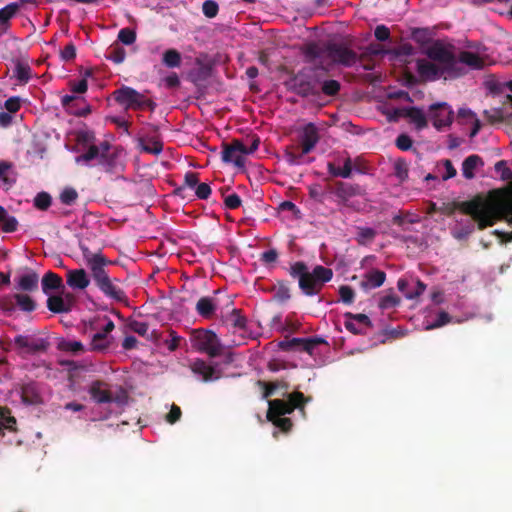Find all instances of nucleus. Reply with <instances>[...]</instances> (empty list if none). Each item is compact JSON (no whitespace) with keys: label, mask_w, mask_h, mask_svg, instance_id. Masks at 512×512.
I'll use <instances>...</instances> for the list:
<instances>
[{"label":"nucleus","mask_w":512,"mask_h":512,"mask_svg":"<svg viewBox=\"0 0 512 512\" xmlns=\"http://www.w3.org/2000/svg\"><path fill=\"white\" fill-rule=\"evenodd\" d=\"M427 58L416 60V71L422 82H432L440 79L444 74L450 78L464 75V69L458 65L457 57L440 40L424 50Z\"/></svg>","instance_id":"1"},{"label":"nucleus","mask_w":512,"mask_h":512,"mask_svg":"<svg viewBox=\"0 0 512 512\" xmlns=\"http://www.w3.org/2000/svg\"><path fill=\"white\" fill-rule=\"evenodd\" d=\"M79 248L82 251L83 258L97 288L107 298L120 303L125 302L127 295L119 285L120 280L118 278H111L106 269V266L111 265L112 261L102 253L92 252L82 240L79 241Z\"/></svg>","instance_id":"2"},{"label":"nucleus","mask_w":512,"mask_h":512,"mask_svg":"<svg viewBox=\"0 0 512 512\" xmlns=\"http://www.w3.org/2000/svg\"><path fill=\"white\" fill-rule=\"evenodd\" d=\"M302 53L305 62L323 70H329L335 64L348 66L352 60V50L334 41L309 42L303 46Z\"/></svg>","instance_id":"3"},{"label":"nucleus","mask_w":512,"mask_h":512,"mask_svg":"<svg viewBox=\"0 0 512 512\" xmlns=\"http://www.w3.org/2000/svg\"><path fill=\"white\" fill-rule=\"evenodd\" d=\"M461 210L470 215L480 230L493 226L503 215L512 217V198L485 201L475 198L461 203Z\"/></svg>","instance_id":"4"},{"label":"nucleus","mask_w":512,"mask_h":512,"mask_svg":"<svg viewBox=\"0 0 512 512\" xmlns=\"http://www.w3.org/2000/svg\"><path fill=\"white\" fill-rule=\"evenodd\" d=\"M289 274L298 280L299 288L307 296L318 294L323 285L333 276L332 270L322 265H317L309 271L308 266L302 261L291 264Z\"/></svg>","instance_id":"5"},{"label":"nucleus","mask_w":512,"mask_h":512,"mask_svg":"<svg viewBox=\"0 0 512 512\" xmlns=\"http://www.w3.org/2000/svg\"><path fill=\"white\" fill-rule=\"evenodd\" d=\"M310 400L302 392L295 391L288 394L287 401L274 399L268 401L267 419L283 432H289L293 426L292 420L282 417L291 414L295 409H304V405Z\"/></svg>","instance_id":"6"},{"label":"nucleus","mask_w":512,"mask_h":512,"mask_svg":"<svg viewBox=\"0 0 512 512\" xmlns=\"http://www.w3.org/2000/svg\"><path fill=\"white\" fill-rule=\"evenodd\" d=\"M320 140L319 129L313 124H306L299 130L295 141L286 146L284 158L289 165L305 164V156L309 154Z\"/></svg>","instance_id":"7"},{"label":"nucleus","mask_w":512,"mask_h":512,"mask_svg":"<svg viewBox=\"0 0 512 512\" xmlns=\"http://www.w3.org/2000/svg\"><path fill=\"white\" fill-rule=\"evenodd\" d=\"M115 328L114 322L108 316L96 317L86 325L85 333L94 332L91 335L90 351L104 352L112 344V337L109 335Z\"/></svg>","instance_id":"8"},{"label":"nucleus","mask_w":512,"mask_h":512,"mask_svg":"<svg viewBox=\"0 0 512 512\" xmlns=\"http://www.w3.org/2000/svg\"><path fill=\"white\" fill-rule=\"evenodd\" d=\"M192 347L201 353H206L210 357H218L222 354L223 346L212 330L194 329L191 332Z\"/></svg>","instance_id":"9"},{"label":"nucleus","mask_w":512,"mask_h":512,"mask_svg":"<svg viewBox=\"0 0 512 512\" xmlns=\"http://www.w3.org/2000/svg\"><path fill=\"white\" fill-rule=\"evenodd\" d=\"M91 399L97 404L116 403L123 406L127 403L128 394L120 388L117 393L113 394L108 389V384L101 380L93 381L88 389Z\"/></svg>","instance_id":"10"},{"label":"nucleus","mask_w":512,"mask_h":512,"mask_svg":"<svg viewBox=\"0 0 512 512\" xmlns=\"http://www.w3.org/2000/svg\"><path fill=\"white\" fill-rule=\"evenodd\" d=\"M14 346L21 353L35 355L48 350L50 343L46 338L38 337L35 334L17 335L14 337Z\"/></svg>","instance_id":"11"},{"label":"nucleus","mask_w":512,"mask_h":512,"mask_svg":"<svg viewBox=\"0 0 512 512\" xmlns=\"http://www.w3.org/2000/svg\"><path fill=\"white\" fill-rule=\"evenodd\" d=\"M115 101L124 107L125 110H143L144 94L132 87L122 86L113 92Z\"/></svg>","instance_id":"12"},{"label":"nucleus","mask_w":512,"mask_h":512,"mask_svg":"<svg viewBox=\"0 0 512 512\" xmlns=\"http://www.w3.org/2000/svg\"><path fill=\"white\" fill-rule=\"evenodd\" d=\"M320 344H326V341L321 337L315 336L309 338L285 339L278 343V347L282 351L298 350L312 354L313 350Z\"/></svg>","instance_id":"13"},{"label":"nucleus","mask_w":512,"mask_h":512,"mask_svg":"<svg viewBox=\"0 0 512 512\" xmlns=\"http://www.w3.org/2000/svg\"><path fill=\"white\" fill-rule=\"evenodd\" d=\"M147 127L152 134L141 132L137 138L138 148L146 153L159 155L163 151V142L158 135V127L153 124H148Z\"/></svg>","instance_id":"14"},{"label":"nucleus","mask_w":512,"mask_h":512,"mask_svg":"<svg viewBox=\"0 0 512 512\" xmlns=\"http://www.w3.org/2000/svg\"><path fill=\"white\" fill-rule=\"evenodd\" d=\"M221 159L224 163H233L237 167H244L246 146L239 139H233L231 143H223Z\"/></svg>","instance_id":"15"},{"label":"nucleus","mask_w":512,"mask_h":512,"mask_svg":"<svg viewBox=\"0 0 512 512\" xmlns=\"http://www.w3.org/2000/svg\"><path fill=\"white\" fill-rule=\"evenodd\" d=\"M430 118L437 130L451 126L454 119V111L446 102L434 103L430 106Z\"/></svg>","instance_id":"16"},{"label":"nucleus","mask_w":512,"mask_h":512,"mask_svg":"<svg viewBox=\"0 0 512 512\" xmlns=\"http://www.w3.org/2000/svg\"><path fill=\"white\" fill-rule=\"evenodd\" d=\"M386 273L379 269H370L360 276L359 286L364 292L376 289L383 285Z\"/></svg>","instance_id":"17"},{"label":"nucleus","mask_w":512,"mask_h":512,"mask_svg":"<svg viewBox=\"0 0 512 512\" xmlns=\"http://www.w3.org/2000/svg\"><path fill=\"white\" fill-rule=\"evenodd\" d=\"M330 176L336 178H349L352 174V159L349 156L337 157L327 163Z\"/></svg>","instance_id":"18"},{"label":"nucleus","mask_w":512,"mask_h":512,"mask_svg":"<svg viewBox=\"0 0 512 512\" xmlns=\"http://www.w3.org/2000/svg\"><path fill=\"white\" fill-rule=\"evenodd\" d=\"M286 86L292 92L307 97L315 94L312 82L302 74H297L286 82Z\"/></svg>","instance_id":"19"},{"label":"nucleus","mask_w":512,"mask_h":512,"mask_svg":"<svg viewBox=\"0 0 512 512\" xmlns=\"http://www.w3.org/2000/svg\"><path fill=\"white\" fill-rule=\"evenodd\" d=\"M191 370L195 375L201 377L204 382L215 381L221 377L219 371L201 359H197L192 363Z\"/></svg>","instance_id":"20"},{"label":"nucleus","mask_w":512,"mask_h":512,"mask_svg":"<svg viewBox=\"0 0 512 512\" xmlns=\"http://www.w3.org/2000/svg\"><path fill=\"white\" fill-rule=\"evenodd\" d=\"M396 117H406L411 120L418 130L427 127V119L423 111L418 107H404L395 110Z\"/></svg>","instance_id":"21"},{"label":"nucleus","mask_w":512,"mask_h":512,"mask_svg":"<svg viewBox=\"0 0 512 512\" xmlns=\"http://www.w3.org/2000/svg\"><path fill=\"white\" fill-rule=\"evenodd\" d=\"M329 194L335 197L339 204H347L352 196V185L340 180L328 184Z\"/></svg>","instance_id":"22"},{"label":"nucleus","mask_w":512,"mask_h":512,"mask_svg":"<svg viewBox=\"0 0 512 512\" xmlns=\"http://www.w3.org/2000/svg\"><path fill=\"white\" fill-rule=\"evenodd\" d=\"M66 282L69 287L80 290L87 288L90 284V280L84 269L69 270Z\"/></svg>","instance_id":"23"},{"label":"nucleus","mask_w":512,"mask_h":512,"mask_svg":"<svg viewBox=\"0 0 512 512\" xmlns=\"http://www.w3.org/2000/svg\"><path fill=\"white\" fill-rule=\"evenodd\" d=\"M195 309L202 318L212 319L217 309V303L214 298L204 296L198 300Z\"/></svg>","instance_id":"24"},{"label":"nucleus","mask_w":512,"mask_h":512,"mask_svg":"<svg viewBox=\"0 0 512 512\" xmlns=\"http://www.w3.org/2000/svg\"><path fill=\"white\" fill-rule=\"evenodd\" d=\"M15 183L16 173L14 171V164L9 161L0 160V184L9 189Z\"/></svg>","instance_id":"25"},{"label":"nucleus","mask_w":512,"mask_h":512,"mask_svg":"<svg viewBox=\"0 0 512 512\" xmlns=\"http://www.w3.org/2000/svg\"><path fill=\"white\" fill-rule=\"evenodd\" d=\"M20 10V4L17 2L9 3L0 9V32L6 33L10 28V20L16 16Z\"/></svg>","instance_id":"26"},{"label":"nucleus","mask_w":512,"mask_h":512,"mask_svg":"<svg viewBox=\"0 0 512 512\" xmlns=\"http://www.w3.org/2000/svg\"><path fill=\"white\" fill-rule=\"evenodd\" d=\"M463 63L472 69H482L484 67V60L477 54L471 51H462L459 54L457 63Z\"/></svg>","instance_id":"27"},{"label":"nucleus","mask_w":512,"mask_h":512,"mask_svg":"<svg viewBox=\"0 0 512 512\" xmlns=\"http://www.w3.org/2000/svg\"><path fill=\"white\" fill-rule=\"evenodd\" d=\"M483 160L480 156L473 154L466 157L462 163V173L466 179H472L475 176L474 170L478 165H483Z\"/></svg>","instance_id":"28"},{"label":"nucleus","mask_w":512,"mask_h":512,"mask_svg":"<svg viewBox=\"0 0 512 512\" xmlns=\"http://www.w3.org/2000/svg\"><path fill=\"white\" fill-rule=\"evenodd\" d=\"M17 421L14 416L11 414V410L7 407H0V434H2V430L6 429L10 432H15L17 430Z\"/></svg>","instance_id":"29"},{"label":"nucleus","mask_w":512,"mask_h":512,"mask_svg":"<svg viewBox=\"0 0 512 512\" xmlns=\"http://www.w3.org/2000/svg\"><path fill=\"white\" fill-rule=\"evenodd\" d=\"M42 290L48 294L50 290H57L62 287V278L54 272H47L42 278Z\"/></svg>","instance_id":"30"},{"label":"nucleus","mask_w":512,"mask_h":512,"mask_svg":"<svg viewBox=\"0 0 512 512\" xmlns=\"http://www.w3.org/2000/svg\"><path fill=\"white\" fill-rule=\"evenodd\" d=\"M38 275L35 272L22 275L18 281V288L22 291L33 292L38 289Z\"/></svg>","instance_id":"31"},{"label":"nucleus","mask_w":512,"mask_h":512,"mask_svg":"<svg viewBox=\"0 0 512 512\" xmlns=\"http://www.w3.org/2000/svg\"><path fill=\"white\" fill-rule=\"evenodd\" d=\"M14 76L21 84L28 83L32 76L31 67L27 62L17 60L15 63Z\"/></svg>","instance_id":"32"},{"label":"nucleus","mask_w":512,"mask_h":512,"mask_svg":"<svg viewBox=\"0 0 512 512\" xmlns=\"http://www.w3.org/2000/svg\"><path fill=\"white\" fill-rule=\"evenodd\" d=\"M224 322L227 325L240 330L245 329L247 324L246 318L241 314L239 309H233L229 314H227L224 317Z\"/></svg>","instance_id":"33"},{"label":"nucleus","mask_w":512,"mask_h":512,"mask_svg":"<svg viewBox=\"0 0 512 512\" xmlns=\"http://www.w3.org/2000/svg\"><path fill=\"white\" fill-rule=\"evenodd\" d=\"M182 57L176 49H168L163 53L162 62L169 68H178L181 65Z\"/></svg>","instance_id":"34"},{"label":"nucleus","mask_w":512,"mask_h":512,"mask_svg":"<svg viewBox=\"0 0 512 512\" xmlns=\"http://www.w3.org/2000/svg\"><path fill=\"white\" fill-rule=\"evenodd\" d=\"M13 298L20 310L24 312H32L36 309V302L27 294L17 293Z\"/></svg>","instance_id":"35"},{"label":"nucleus","mask_w":512,"mask_h":512,"mask_svg":"<svg viewBox=\"0 0 512 512\" xmlns=\"http://www.w3.org/2000/svg\"><path fill=\"white\" fill-rule=\"evenodd\" d=\"M47 307L53 313H64L69 311L61 296L53 295L47 299Z\"/></svg>","instance_id":"36"},{"label":"nucleus","mask_w":512,"mask_h":512,"mask_svg":"<svg viewBox=\"0 0 512 512\" xmlns=\"http://www.w3.org/2000/svg\"><path fill=\"white\" fill-rule=\"evenodd\" d=\"M412 39L419 44H426L432 39V33L429 28H414L411 32Z\"/></svg>","instance_id":"37"},{"label":"nucleus","mask_w":512,"mask_h":512,"mask_svg":"<svg viewBox=\"0 0 512 512\" xmlns=\"http://www.w3.org/2000/svg\"><path fill=\"white\" fill-rule=\"evenodd\" d=\"M274 299L278 302H285L290 299V288L285 281H278L274 287Z\"/></svg>","instance_id":"38"},{"label":"nucleus","mask_w":512,"mask_h":512,"mask_svg":"<svg viewBox=\"0 0 512 512\" xmlns=\"http://www.w3.org/2000/svg\"><path fill=\"white\" fill-rule=\"evenodd\" d=\"M21 398L22 401L28 405H34L40 401V396L35 392L31 385H26L22 388Z\"/></svg>","instance_id":"39"},{"label":"nucleus","mask_w":512,"mask_h":512,"mask_svg":"<svg viewBox=\"0 0 512 512\" xmlns=\"http://www.w3.org/2000/svg\"><path fill=\"white\" fill-rule=\"evenodd\" d=\"M376 236V231L370 227H359L357 234V241L361 245H367L371 243Z\"/></svg>","instance_id":"40"},{"label":"nucleus","mask_w":512,"mask_h":512,"mask_svg":"<svg viewBox=\"0 0 512 512\" xmlns=\"http://www.w3.org/2000/svg\"><path fill=\"white\" fill-rule=\"evenodd\" d=\"M101 151H100V147H98L97 145H90V147L88 148V150L79 155L78 157H76V162L77 163H80V162H85V163H88L90 162L91 160H94V159H100V155H101Z\"/></svg>","instance_id":"41"},{"label":"nucleus","mask_w":512,"mask_h":512,"mask_svg":"<svg viewBox=\"0 0 512 512\" xmlns=\"http://www.w3.org/2000/svg\"><path fill=\"white\" fill-rule=\"evenodd\" d=\"M309 195L318 202H323L325 195L329 194L328 185L323 187L322 185L315 183L308 187Z\"/></svg>","instance_id":"42"},{"label":"nucleus","mask_w":512,"mask_h":512,"mask_svg":"<svg viewBox=\"0 0 512 512\" xmlns=\"http://www.w3.org/2000/svg\"><path fill=\"white\" fill-rule=\"evenodd\" d=\"M125 57V49L119 45L112 46L106 55L107 59L113 61L116 64L122 63L125 60Z\"/></svg>","instance_id":"43"},{"label":"nucleus","mask_w":512,"mask_h":512,"mask_svg":"<svg viewBox=\"0 0 512 512\" xmlns=\"http://www.w3.org/2000/svg\"><path fill=\"white\" fill-rule=\"evenodd\" d=\"M51 202L52 198L47 192H40L34 198V206L41 211H46L50 207Z\"/></svg>","instance_id":"44"},{"label":"nucleus","mask_w":512,"mask_h":512,"mask_svg":"<svg viewBox=\"0 0 512 512\" xmlns=\"http://www.w3.org/2000/svg\"><path fill=\"white\" fill-rule=\"evenodd\" d=\"M408 164L405 160L399 159L395 162L394 173L395 176L401 181H405L408 178Z\"/></svg>","instance_id":"45"},{"label":"nucleus","mask_w":512,"mask_h":512,"mask_svg":"<svg viewBox=\"0 0 512 512\" xmlns=\"http://www.w3.org/2000/svg\"><path fill=\"white\" fill-rule=\"evenodd\" d=\"M322 92L327 96H334L340 90V83L337 80H325L321 86Z\"/></svg>","instance_id":"46"},{"label":"nucleus","mask_w":512,"mask_h":512,"mask_svg":"<svg viewBox=\"0 0 512 512\" xmlns=\"http://www.w3.org/2000/svg\"><path fill=\"white\" fill-rule=\"evenodd\" d=\"M59 348L63 351L72 352L74 354L84 351V346L80 341H62Z\"/></svg>","instance_id":"47"},{"label":"nucleus","mask_w":512,"mask_h":512,"mask_svg":"<svg viewBox=\"0 0 512 512\" xmlns=\"http://www.w3.org/2000/svg\"><path fill=\"white\" fill-rule=\"evenodd\" d=\"M257 385L263 389V392H262L263 399H267V398L271 397L275 393V391L280 387L279 382L267 383L262 380H259L257 382Z\"/></svg>","instance_id":"48"},{"label":"nucleus","mask_w":512,"mask_h":512,"mask_svg":"<svg viewBox=\"0 0 512 512\" xmlns=\"http://www.w3.org/2000/svg\"><path fill=\"white\" fill-rule=\"evenodd\" d=\"M400 298L394 294H388L383 296L379 301V307L383 310L391 309L398 306Z\"/></svg>","instance_id":"49"},{"label":"nucleus","mask_w":512,"mask_h":512,"mask_svg":"<svg viewBox=\"0 0 512 512\" xmlns=\"http://www.w3.org/2000/svg\"><path fill=\"white\" fill-rule=\"evenodd\" d=\"M78 198V193L74 188H65L60 194V200L65 205H72Z\"/></svg>","instance_id":"50"},{"label":"nucleus","mask_w":512,"mask_h":512,"mask_svg":"<svg viewBox=\"0 0 512 512\" xmlns=\"http://www.w3.org/2000/svg\"><path fill=\"white\" fill-rule=\"evenodd\" d=\"M118 40L125 45H131L136 40V33L129 28H123L118 33Z\"/></svg>","instance_id":"51"},{"label":"nucleus","mask_w":512,"mask_h":512,"mask_svg":"<svg viewBox=\"0 0 512 512\" xmlns=\"http://www.w3.org/2000/svg\"><path fill=\"white\" fill-rule=\"evenodd\" d=\"M169 336L171 337L170 340H165L164 343L167 346V349L171 352L176 351L180 345V342L182 340V337L179 336L176 331L173 329L168 330Z\"/></svg>","instance_id":"52"},{"label":"nucleus","mask_w":512,"mask_h":512,"mask_svg":"<svg viewBox=\"0 0 512 512\" xmlns=\"http://www.w3.org/2000/svg\"><path fill=\"white\" fill-rule=\"evenodd\" d=\"M129 329L138 335L145 337L149 330V325L146 322L132 320L129 324Z\"/></svg>","instance_id":"53"},{"label":"nucleus","mask_w":512,"mask_h":512,"mask_svg":"<svg viewBox=\"0 0 512 512\" xmlns=\"http://www.w3.org/2000/svg\"><path fill=\"white\" fill-rule=\"evenodd\" d=\"M495 170L501 172V179L503 181H512V170L507 166L506 161H498L495 164Z\"/></svg>","instance_id":"54"},{"label":"nucleus","mask_w":512,"mask_h":512,"mask_svg":"<svg viewBox=\"0 0 512 512\" xmlns=\"http://www.w3.org/2000/svg\"><path fill=\"white\" fill-rule=\"evenodd\" d=\"M219 11L218 4L213 0H206L202 6L203 14L208 18H213Z\"/></svg>","instance_id":"55"},{"label":"nucleus","mask_w":512,"mask_h":512,"mask_svg":"<svg viewBox=\"0 0 512 512\" xmlns=\"http://www.w3.org/2000/svg\"><path fill=\"white\" fill-rule=\"evenodd\" d=\"M98 163L106 172H112L114 170L115 159L105 152L101 153Z\"/></svg>","instance_id":"56"},{"label":"nucleus","mask_w":512,"mask_h":512,"mask_svg":"<svg viewBox=\"0 0 512 512\" xmlns=\"http://www.w3.org/2000/svg\"><path fill=\"white\" fill-rule=\"evenodd\" d=\"M1 229L4 232L11 233L17 230L18 221L14 216L8 215L1 223Z\"/></svg>","instance_id":"57"},{"label":"nucleus","mask_w":512,"mask_h":512,"mask_svg":"<svg viewBox=\"0 0 512 512\" xmlns=\"http://www.w3.org/2000/svg\"><path fill=\"white\" fill-rule=\"evenodd\" d=\"M395 144L398 149L402 151H408L412 147L413 141L407 134H400L396 138Z\"/></svg>","instance_id":"58"},{"label":"nucleus","mask_w":512,"mask_h":512,"mask_svg":"<svg viewBox=\"0 0 512 512\" xmlns=\"http://www.w3.org/2000/svg\"><path fill=\"white\" fill-rule=\"evenodd\" d=\"M195 195L201 200H206L211 195V187L207 183H199L195 187Z\"/></svg>","instance_id":"59"},{"label":"nucleus","mask_w":512,"mask_h":512,"mask_svg":"<svg viewBox=\"0 0 512 512\" xmlns=\"http://www.w3.org/2000/svg\"><path fill=\"white\" fill-rule=\"evenodd\" d=\"M241 203H242L241 198L236 193H232V194L226 196L224 199L225 207L227 209H231V210L239 208L241 206Z\"/></svg>","instance_id":"60"},{"label":"nucleus","mask_w":512,"mask_h":512,"mask_svg":"<svg viewBox=\"0 0 512 512\" xmlns=\"http://www.w3.org/2000/svg\"><path fill=\"white\" fill-rule=\"evenodd\" d=\"M450 321H451L450 315L445 311H441L438 313L435 322L433 324L429 325L427 327V329L439 328L441 326L448 324Z\"/></svg>","instance_id":"61"},{"label":"nucleus","mask_w":512,"mask_h":512,"mask_svg":"<svg viewBox=\"0 0 512 512\" xmlns=\"http://www.w3.org/2000/svg\"><path fill=\"white\" fill-rule=\"evenodd\" d=\"M76 57V47L70 42L61 51V59L64 61H71Z\"/></svg>","instance_id":"62"},{"label":"nucleus","mask_w":512,"mask_h":512,"mask_svg":"<svg viewBox=\"0 0 512 512\" xmlns=\"http://www.w3.org/2000/svg\"><path fill=\"white\" fill-rule=\"evenodd\" d=\"M182 412L179 406L173 404L169 413L166 415V420L170 424L176 423L181 418Z\"/></svg>","instance_id":"63"},{"label":"nucleus","mask_w":512,"mask_h":512,"mask_svg":"<svg viewBox=\"0 0 512 512\" xmlns=\"http://www.w3.org/2000/svg\"><path fill=\"white\" fill-rule=\"evenodd\" d=\"M4 106L9 113H16L21 107L20 98L10 97L5 101Z\"/></svg>","instance_id":"64"}]
</instances>
